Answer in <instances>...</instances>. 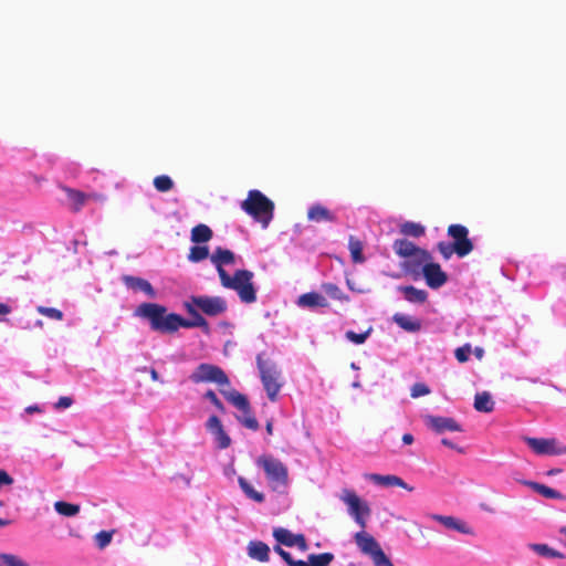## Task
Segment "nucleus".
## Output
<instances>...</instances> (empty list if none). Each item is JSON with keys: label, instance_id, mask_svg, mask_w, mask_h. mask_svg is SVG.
I'll list each match as a JSON object with an SVG mask.
<instances>
[{"label": "nucleus", "instance_id": "obj_20", "mask_svg": "<svg viewBox=\"0 0 566 566\" xmlns=\"http://www.w3.org/2000/svg\"><path fill=\"white\" fill-rule=\"evenodd\" d=\"M432 518L439 523H441L444 527L454 530L459 533L467 534V535H473L474 532L472 527H470L464 521L453 517V516H447V515H439L434 514L432 515Z\"/></svg>", "mask_w": 566, "mask_h": 566}, {"label": "nucleus", "instance_id": "obj_42", "mask_svg": "<svg viewBox=\"0 0 566 566\" xmlns=\"http://www.w3.org/2000/svg\"><path fill=\"white\" fill-rule=\"evenodd\" d=\"M0 560L6 566H30L25 562H23L21 558H19L15 555L12 554H0Z\"/></svg>", "mask_w": 566, "mask_h": 566}, {"label": "nucleus", "instance_id": "obj_54", "mask_svg": "<svg viewBox=\"0 0 566 566\" xmlns=\"http://www.w3.org/2000/svg\"><path fill=\"white\" fill-rule=\"evenodd\" d=\"M196 327H200L202 328V331L206 333V334H209L210 333V326H209V323L208 321L203 317L197 325Z\"/></svg>", "mask_w": 566, "mask_h": 566}, {"label": "nucleus", "instance_id": "obj_4", "mask_svg": "<svg viewBox=\"0 0 566 566\" xmlns=\"http://www.w3.org/2000/svg\"><path fill=\"white\" fill-rule=\"evenodd\" d=\"M258 467L262 468L272 490L286 488L289 483V469L277 458L271 454H262L256 459Z\"/></svg>", "mask_w": 566, "mask_h": 566}, {"label": "nucleus", "instance_id": "obj_17", "mask_svg": "<svg viewBox=\"0 0 566 566\" xmlns=\"http://www.w3.org/2000/svg\"><path fill=\"white\" fill-rule=\"evenodd\" d=\"M273 536L279 543L289 547L297 546L303 552H305L308 547L303 534L295 535L286 528H275L273 532Z\"/></svg>", "mask_w": 566, "mask_h": 566}, {"label": "nucleus", "instance_id": "obj_45", "mask_svg": "<svg viewBox=\"0 0 566 566\" xmlns=\"http://www.w3.org/2000/svg\"><path fill=\"white\" fill-rule=\"evenodd\" d=\"M471 353V346L469 344L459 347L454 352V356L458 359L459 363H465L469 360V356Z\"/></svg>", "mask_w": 566, "mask_h": 566}, {"label": "nucleus", "instance_id": "obj_28", "mask_svg": "<svg viewBox=\"0 0 566 566\" xmlns=\"http://www.w3.org/2000/svg\"><path fill=\"white\" fill-rule=\"evenodd\" d=\"M495 402L492 396L488 391H482L474 397V408L480 412H492L494 410Z\"/></svg>", "mask_w": 566, "mask_h": 566}, {"label": "nucleus", "instance_id": "obj_64", "mask_svg": "<svg viewBox=\"0 0 566 566\" xmlns=\"http://www.w3.org/2000/svg\"><path fill=\"white\" fill-rule=\"evenodd\" d=\"M560 533H563V534L566 536V526H564V527L560 530Z\"/></svg>", "mask_w": 566, "mask_h": 566}, {"label": "nucleus", "instance_id": "obj_61", "mask_svg": "<svg viewBox=\"0 0 566 566\" xmlns=\"http://www.w3.org/2000/svg\"><path fill=\"white\" fill-rule=\"evenodd\" d=\"M11 524L10 520L1 518L0 517V527H4Z\"/></svg>", "mask_w": 566, "mask_h": 566}, {"label": "nucleus", "instance_id": "obj_57", "mask_svg": "<svg viewBox=\"0 0 566 566\" xmlns=\"http://www.w3.org/2000/svg\"><path fill=\"white\" fill-rule=\"evenodd\" d=\"M149 374H150L151 380H154V381L159 380V375H158V373L156 371L155 368H150L149 369Z\"/></svg>", "mask_w": 566, "mask_h": 566}, {"label": "nucleus", "instance_id": "obj_9", "mask_svg": "<svg viewBox=\"0 0 566 566\" xmlns=\"http://www.w3.org/2000/svg\"><path fill=\"white\" fill-rule=\"evenodd\" d=\"M220 391L229 402H231L235 408L243 412V416L237 417L238 421L241 422L245 428L256 431L260 426L252 413L248 398L237 390L226 391L220 389Z\"/></svg>", "mask_w": 566, "mask_h": 566}, {"label": "nucleus", "instance_id": "obj_50", "mask_svg": "<svg viewBox=\"0 0 566 566\" xmlns=\"http://www.w3.org/2000/svg\"><path fill=\"white\" fill-rule=\"evenodd\" d=\"M73 403V399L71 397H60L57 402L54 405L55 409H65L71 407Z\"/></svg>", "mask_w": 566, "mask_h": 566}, {"label": "nucleus", "instance_id": "obj_29", "mask_svg": "<svg viewBox=\"0 0 566 566\" xmlns=\"http://www.w3.org/2000/svg\"><path fill=\"white\" fill-rule=\"evenodd\" d=\"M348 249L350 252V258L354 263H364L365 256L363 254L364 244L363 242L354 235H350L348 239Z\"/></svg>", "mask_w": 566, "mask_h": 566}, {"label": "nucleus", "instance_id": "obj_63", "mask_svg": "<svg viewBox=\"0 0 566 566\" xmlns=\"http://www.w3.org/2000/svg\"><path fill=\"white\" fill-rule=\"evenodd\" d=\"M559 472H562V470H560V469H553V470H551V471L548 472V474H549V475H553V474H557V473H559Z\"/></svg>", "mask_w": 566, "mask_h": 566}, {"label": "nucleus", "instance_id": "obj_30", "mask_svg": "<svg viewBox=\"0 0 566 566\" xmlns=\"http://www.w3.org/2000/svg\"><path fill=\"white\" fill-rule=\"evenodd\" d=\"M523 484L531 488L533 491H535L536 493L541 494L546 499H563V495L558 491L545 484H541L533 481H524Z\"/></svg>", "mask_w": 566, "mask_h": 566}, {"label": "nucleus", "instance_id": "obj_25", "mask_svg": "<svg viewBox=\"0 0 566 566\" xmlns=\"http://www.w3.org/2000/svg\"><path fill=\"white\" fill-rule=\"evenodd\" d=\"M212 237V230L205 223H199L191 229L190 240L196 244L207 243Z\"/></svg>", "mask_w": 566, "mask_h": 566}, {"label": "nucleus", "instance_id": "obj_12", "mask_svg": "<svg viewBox=\"0 0 566 566\" xmlns=\"http://www.w3.org/2000/svg\"><path fill=\"white\" fill-rule=\"evenodd\" d=\"M190 301L208 316H218L226 313L228 310V304L221 296L199 295L191 296Z\"/></svg>", "mask_w": 566, "mask_h": 566}, {"label": "nucleus", "instance_id": "obj_36", "mask_svg": "<svg viewBox=\"0 0 566 566\" xmlns=\"http://www.w3.org/2000/svg\"><path fill=\"white\" fill-rule=\"evenodd\" d=\"M530 548L542 556L553 557V558H563L564 557V555L560 552L553 549L552 547H549L546 544H530Z\"/></svg>", "mask_w": 566, "mask_h": 566}, {"label": "nucleus", "instance_id": "obj_35", "mask_svg": "<svg viewBox=\"0 0 566 566\" xmlns=\"http://www.w3.org/2000/svg\"><path fill=\"white\" fill-rule=\"evenodd\" d=\"M55 511L63 516H75L80 512V505L67 503L64 501H57L54 503Z\"/></svg>", "mask_w": 566, "mask_h": 566}, {"label": "nucleus", "instance_id": "obj_31", "mask_svg": "<svg viewBox=\"0 0 566 566\" xmlns=\"http://www.w3.org/2000/svg\"><path fill=\"white\" fill-rule=\"evenodd\" d=\"M394 322L407 332H418L421 328V324L417 319H412L411 317L396 313L394 315Z\"/></svg>", "mask_w": 566, "mask_h": 566}, {"label": "nucleus", "instance_id": "obj_60", "mask_svg": "<svg viewBox=\"0 0 566 566\" xmlns=\"http://www.w3.org/2000/svg\"><path fill=\"white\" fill-rule=\"evenodd\" d=\"M25 411L28 413H33V412H40L41 409L38 406H29V407H27Z\"/></svg>", "mask_w": 566, "mask_h": 566}, {"label": "nucleus", "instance_id": "obj_52", "mask_svg": "<svg viewBox=\"0 0 566 566\" xmlns=\"http://www.w3.org/2000/svg\"><path fill=\"white\" fill-rule=\"evenodd\" d=\"M374 564L375 566H395L385 553L381 556H378V559Z\"/></svg>", "mask_w": 566, "mask_h": 566}, {"label": "nucleus", "instance_id": "obj_37", "mask_svg": "<svg viewBox=\"0 0 566 566\" xmlns=\"http://www.w3.org/2000/svg\"><path fill=\"white\" fill-rule=\"evenodd\" d=\"M154 186L159 192H167L174 188V181L169 176L160 175L154 178Z\"/></svg>", "mask_w": 566, "mask_h": 566}, {"label": "nucleus", "instance_id": "obj_46", "mask_svg": "<svg viewBox=\"0 0 566 566\" xmlns=\"http://www.w3.org/2000/svg\"><path fill=\"white\" fill-rule=\"evenodd\" d=\"M429 392H430L429 387L426 384H422V382H417L411 388V396L413 398L426 396Z\"/></svg>", "mask_w": 566, "mask_h": 566}, {"label": "nucleus", "instance_id": "obj_1", "mask_svg": "<svg viewBox=\"0 0 566 566\" xmlns=\"http://www.w3.org/2000/svg\"><path fill=\"white\" fill-rule=\"evenodd\" d=\"M187 313L191 319H186L176 313H167L164 305L157 303H142L135 311V315L146 318L154 331L160 333H175L180 327L192 328L203 318L192 302L185 303Z\"/></svg>", "mask_w": 566, "mask_h": 566}, {"label": "nucleus", "instance_id": "obj_16", "mask_svg": "<svg viewBox=\"0 0 566 566\" xmlns=\"http://www.w3.org/2000/svg\"><path fill=\"white\" fill-rule=\"evenodd\" d=\"M210 261L216 266L219 279H222L229 274L223 266L234 264L235 254L231 250L218 247L210 255Z\"/></svg>", "mask_w": 566, "mask_h": 566}, {"label": "nucleus", "instance_id": "obj_51", "mask_svg": "<svg viewBox=\"0 0 566 566\" xmlns=\"http://www.w3.org/2000/svg\"><path fill=\"white\" fill-rule=\"evenodd\" d=\"M13 484V478L4 470L0 469V488Z\"/></svg>", "mask_w": 566, "mask_h": 566}, {"label": "nucleus", "instance_id": "obj_39", "mask_svg": "<svg viewBox=\"0 0 566 566\" xmlns=\"http://www.w3.org/2000/svg\"><path fill=\"white\" fill-rule=\"evenodd\" d=\"M36 311L41 315L46 316L52 319H55V321H62L63 316H64L62 311L54 308V307L38 306Z\"/></svg>", "mask_w": 566, "mask_h": 566}, {"label": "nucleus", "instance_id": "obj_11", "mask_svg": "<svg viewBox=\"0 0 566 566\" xmlns=\"http://www.w3.org/2000/svg\"><path fill=\"white\" fill-rule=\"evenodd\" d=\"M524 441L538 455H562L566 453V446L560 444L555 438L525 437Z\"/></svg>", "mask_w": 566, "mask_h": 566}, {"label": "nucleus", "instance_id": "obj_34", "mask_svg": "<svg viewBox=\"0 0 566 566\" xmlns=\"http://www.w3.org/2000/svg\"><path fill=\"white\" fill-rule=\"evenodd\" d=\"M209 256V248L207 245L196 244L190 248L188 260L193 263L201 262Z\"/></svg>", "mask_w": 566, "mask_h": 566}, {"label": "nucleus", "instance_id": "obj_22", "mask_svg": "<svg viewBox=\"0 0 566 566\" xmlns=\"http://www.w3.org/2000/svg\"><path fill=\"white\" fill-rule=\"evenodd\" d=\"M248 555L250 558L265 563L270 558V547L261 541H251L248 544Z\"/></svg>", "mask_w": 566, "mask_h": 566}, {"label": "nucleus", "instance_id": "obj_43", "mask_svg": "<svg viewBox=\"0 0 566 566\" xmlns=\"http://www.w3.org/2000/svg\"><path fill=\"white\" fill-rule=\"evenodd\" d=\"M216 441L218 442V447L220 449H227L230 447L231 444V439L230 437L227 434V432L224 431L223 428L219 429L218 431H216L214 433H212Z\"/></svg>", "mask_w": 566, "mask_h": 566}, {"label": "nucleus", "instance_id": "obj_53", "mask_svg": "<svg viewBox=\"0 0 566 566\" xmlns=\"http://www.w3.org/2000/svg\"><path fill=\"white\" fill-rule=\"evenodd\" d=\"M196 327H200L202 328V331L206 333V334H209L210 333V326H209V323L208 321L203 317L197 325Z\"/></svg>", "mask_w": 566, "mask_h": 566}, {"label": "nucleus", "instance_id": "obj_55", "mask_svg": "<svg viewBox=\"0 0 566 566\" xmlns=\"http://www.w3.org/2000/svg\"><path fill=\"white\" fill-rule=\"evenodd\" d=\"M11 313V307L8 304L0 303V315H8Z\"/></svg>", "mask_w": 566, "mask_h": 566}, {"label": "nucleus", "instance_id": "obj_47", "mask_svg": "<svg viewBox=\"0 0 566 566\" xmlns=\"http://www.w3.org/2000/svg\"><path fill=\"white\" fill-rule=\"evenodd\" d=\"M205 398L208 399L220 412H224V406L213 390L209 389L205 394Z\"/></svg>", "mask_w": 566, "mask_h": 566}, {"label": "nucleus", "instance_id": "obj_23", "mask_svg": "<svg viewBox=\"0 0 566 566\" xmlns=\"http://www.w3.org/2000/svg\"><path fill=\"white\" fill-rule=\"evenodd\" d=\"M370 480L382 486H399L409 492L413 491L412 486H409L401 478L397 475L371 474Z\"/></svg>", "mask_w": 566, "mask_h": 566}, {"label": "nucleus", "instance_id": "obj_40", "mask_svg": "<svg viewBox=\"0 0 566 566\" xmlns=\"http://www.w3.org/2000/svg\"><path fill=\"white\" fill-rule=\"evenodd\" d=\"M114 531H101L95 535V543L99 549L105 548L112 542Z\"/></svg>", "mask_w": 566, "mask_h": 566}, {"label": "nucleus", "instance_id": "obj_48", "mask_svg": "<svg viewBox=\"0 0 566 566\" xmlns=\"http://www.w3.org/2000/svg\"><path fill=\"white\" fill-rule=\"evenodd\" d=\"M274 551L285 560L289 566H296L297 560L294 559L291 554L284 551L281 546L276 545Z\"/></svg>", "mask_w": 566, "mask_h": 566}, {"label": "nucleus", "instance_id": "obj_21", "mask_svg": "<svg viewBox=\"0 0 566 566\" xmlns=\"http://www.w3.org/2000/svg\"><path fill=\"white\" fill-rule=\"evenodd\" d=\"M307 219L314 222H336L337 217L321 203L311 206L307 210Z\"/></svg>", "mask_w": 566, "mask_h": 566}, {"label": "nucleus", "instance_id": "obj_2", "mask_svg": "<svg viewBox=\"0 0 566 566\" xmlns=\"http://www.w3.org/2000/svg\"><path fill=\"white\" fill-rule=\"evenodd\" d=\"M241 209L266 228L274 216V203L260 190L253 189L241 203Z\"/></svg>", "mask_w": 566, "mask_h": 566}, {"label": "nucleus", "instance_id": "obj_7", "mask_svg": "<svg viewBox=\"0 0 566 566\" xmlns=\"http://www.w3.org/2000/svg\"><path fill=\"white\" fill-rule=\"evenodd\" d=\"M339 499L344 504H346L348 514L361 530H365L367 526V520L371 514L368 503L363 501L357 493L350 489H344Z\"/></svg>", "mask_w": 566, "mask_h": 566}, {"label": "nucleus", "instance_id": "obj_49", "mask_svg": "<svg viewBox=\"0 0 566 566\" xmlns=\"http://www.w3.org/2000/svg\"><path fill=\"white\" fill-rule=\"evenodd\" d=\"M206 426L211 433H214L219 429L223 428L221 420L214 415L209 417Z\"/></svg>", "mask_w": 566, "mask_h": 566}, {"label": "nucleus", "instance_id": "obj_41", "mask_svg": "<svg viewBox=\"0 0 566 566\" xmlns=\"http://www.w3.org/2000/svg\"><path fill=\"white\" fill-rule=\"evenodd\" d=\"M370 332H371V328H368L364 333H355L354 331H347L345 336L352 343L360 345V344L365 343V340L369 336Z\"/></svg>", "mask_w": 566, "mask_h": 566}, {"label": "nucleus", "instance_id": "obj_33", "mask_svg": "<svg viewBox=\"0 0 566 566\" xmlns=\"http://www.w3.org/2000/svg\"><path fill=\"white\" fill-rule=\"evenodd\" d=\"M400 232L405 235L419 238L424 234L426 229L420 223L407 221L400 226Z\"/></svg>", "mask_w": 566, "mask_h": 566}, {"label": "nucleus", "instance_id": "obj_6", "mask_svg": "<svg viewBox=\"0 0 566 566\" xmlns=\"http://www.w3.org/2000/svg\"><path fill=\"white\" fill-rule=\"evenodd\" d=\"M392 249L398 256L408 259L405 262V268L411 273H417L421 263L430 259V253L427 250L417 247L407 239L395 240Z\"/></svg>", "mask_w": 566, "mask_h": 566}, {"label": "nucleus", "instance_id": "obj_5", "mask_svg": "<svg viewBox=\"0 0 566 566\" xmlns=\"http://www.w3.org/2000/svg\"><path fill=\"white\" fill-rule=\"evenodd\" d=\"M256 365L269 399L275 401L283 386L281 373L276 364L270 359H265L263 354H259L256 356Z\"/></svg>", "mask_w": 566, "mask_h": 566}, {"label": "nucleus", "instance_id": "obj_18", "mask_svg": "<svg viewBox=\"0 0 566 566\" xmlns=\"http://www.w3.org/2000/svg\"><path fill=\"white\" fill-rule=\"evenodd\" d=\"M426 420L428 426L437 433L444 431H462V427L453 418L427 416Z\"/></svg>", "mask_w": 566, "mask_h": 566}, {"label": "nucleus", "instance_id": "obj_24", "mask_svg": "<svg viewBox=\"0 0 566 566\" xmlns=\"http://www.w3.org/2000/svg\"><path fill=\"white\" fill-rule=\"evenodd\" d=\"M297 305L302 307H327L328 302L325 296L316 292L302 294L297 300Z\"/></svg>", "mask_w": 566, "mask_h": 566}, {"label": "nucleus", "instance_id": "obj_13", "mask_svg": "<svg viewBox=\"0 0 566 566\" xmlns=\"http://www.w3.org/2000/svg\"><path fill=\"white\" fill-rule=\"evenodd\" d=\"M427 285L437 290L444 285L448 281V274L441 269L439 263L432 261V255L428 261H423L420 266Z\"/></svg>", "mask_w": 566, "mask_h": 566}, {"label": "nucleus", "instance_id": "obj_32", "mask_svg": "<svg viewBox=\"0 0 566 566\" xmlns=\"http://www.w3.org/2000/svg\"><path fill=\"white\" fill-rule=\"evenodd\" d=\"M238 483L243 491V493L251 500L258 503H262L264 501V494L254 490L251 483H249L243 476H239Z\"/></svg>", "mask_w": 566, "mask_h": 566}, {"label": "nucleus", "instance_id": "obj_59", "mask_svg": "<svg viewBox=\"0 0 566 566\" xmlns=\"http://www.w3.org/2000/svg\"><path fill=\"white\" fill-rule=\"evenodd\" d=\"M441 443H442L443 446H446V447L450 448V449H454V448H455V446H454V444H453L449 439H447V438H443V439L441 440Z\"/></svg>", "mask_w": 566, "mask_h": 566}, {"label": "nucleus", "instance_id": "obj_14", "mask_svg": "<svg viewBox=\"0 0 566 566\" xmlns=\"http://www.w3.org/2000/svg\"><path fill=\"white\" fill-rule=\"evenodd\" d=\"M354 539L363 554L369 555L375 563L384 554L379 543L373 535L361 530L354 535Z\"/></svg>", "mask_w": 566, "mask_h": 566}, {"label": "nucleus", "instance_id": "obj_38", "mask_svg": "<svg viewBox=\"0 0 566 566\" xmlns=\"http://www.w3.org/2000/svg\"><path fill=\"white\" fill-rule=\"evenodd\" d=\"M323 291L332 298L342 301L345 298L343 291L333 283H324L322 285Z\"/></svg>", "mask_w": 566, "mask_h": 566}, {"label": "nucleus", "instance_id": "obj_56", "mask_svg": "<svg viewBox=\"0 0 566 566\" xmlns=\"http://www.w3.org/2000/svg\"><path fill=\"white\" fill-rule=\"evenodd\" d=\"M402 442L405 444H411L413 442V436L411 433H405L402 436Z\"/></svg>", "mask_w": 566, "mask_h": 566}, {"label": "nucleus", "instance_id": "obj_3", "mask_svg": "<svg viewBox=\"0 0 566 566\" xmlns=\"http://www.w3.org/2000/svg\"><path fill=\"white\" fill-rule=\"evenodd\" d=\"M254 274L250 270H237L233 275H226L220 279L223 287L237 292L241 302L251 304L256 301V290L253 284Z\"/></svg>", "mask_w": 566, "mask_h": 566}, {"label": "nucleus", "instance_id": "obj_44", "mask_svg": "<svg viewBox=\"0 0 566 566\" xmlns=\"http://www.w3.org/2000/svg\"><path fill=\"white\" fill-rule=\"evenodd\" d=\"M437 249L446 260H449L452 254H457V248L452 243L444 241L439 242Z\"/></svg>", "mask_w": 566, "mask_h": 566}, {"label": "nucleus", "instance_id": "obj_62", "mask_svg": "<svg viewBox=\"0 0 566 566\" xmlns=\"http://www.w3.org/2000/svg\"><path fill=\"white\" fill-rule=\"evenodd\" d=\"M475 355H476L478 357H482V355H483V349H481V348H475Z\"/></svg>", "mask_w": 566, "mask_h": 566}, {"label": "nucleus", "instance_id": "obj_58", "mask_svg": "<svg viewBox=\"0 0 566 566\" xmlns=\"http://www.w3.org/2000/svg\"><path fill=\"white\" fill-rule=\"evenodd\" d=\"M265 430H266L268 434H270V436L273 433V421L272 420L266 421Z\"/></svg>", "mask_w": 566, "mask_h": 566}, {"label": "nucleus", "instance_id": "obj_27", "mask_svg": "<svg viewBox=\"0 0 566 566\" xmlns=\"http://www.w3.org/2000/svg\"><path fill=\"white\" fill-rule=\"evenodd\" d=\"M334 560L332 553L311 554L307 560L297 559L296 566H326Z\"/></svg>", "mask_w": 566, "mask_h": 566}, {"label": "nucleus", "instance_id": "obj_26", "mask_svg": "<svg viewBox=\"0 0 566 566\" xmlns=\"http://www.w3.org/2000/svg\"><path fill=\"white\" fill-rule=\"evenodd\" d=\"M398 290L403 294L405 298L410 303L422 304L428 298V293L424 290H419L412 285L399 286Z\"/></svg>", "mask_w": 566, "mask_h": 566}, {"label": "nucleus", "instance_id": "obj_10", "mask_svg": "<svg viewBox=\"0 0 566 566\" xmlns=\"http://www.w3.org/2000/svg\"><path fill=\"white\" fill-rule=\"evenodd\" d=\"M447 234L453 240L452 244L457 248V255L459 258H464L473 251L474 244L469 238L467 227L459 223L450 224Z\"/></svg>", "mask_w": 566, "mask_h": 566}, {"label": "nucleus", "instance_id": "obj_15", "mask_svg": "<svg viewBox=\"0 0 566 566\" xmlns=\"http://www.w3.org/2000/svg\"><path fill=\"white\" fill-rule=\"evenodd\" d=\"M61 189L65 192L67 198V208L72 212H78L85 206L88 200L98 199L96 193H86L77 189H73L67 186H62Z\"/></svg>", "mask_w": 566, "mask_h": 566}, {"label": "nucleus", "instance_id": "obj_8", "mask_svg": "<svg viewBox=\"0 0 566 566\" xmlns=\"http://www.w3.org/2000/svg\"><path fill=\"white\" fill-rule=\"evenodd\" d=\"M189 378L195 384L213 382L219 387L230 386L229 377L223 369L217 365L207 363L198 365Z\"/></svg>", "mask_w": 566, "mask_h": 566}, {"label": "nucleus", "instance_id": "obj_19", "mask_svg": "<svg viewBox=\"0 0 566 566\" xmlns=\"http://www.w3.org/2000/svg\"><path fill=\"white\" fill-rule=\"evenodd\" d=\"M122 281L129 290L135 292H144L150 298L156 297V291L154 290L153 285L145 279L133 275H123Z\"/></svg>", "mask_w": 566, "mask_h": 566}]
</instances>
